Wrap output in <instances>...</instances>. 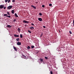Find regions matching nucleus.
<instances>
[{"label": "nucleus", "mask_w": 74, "mask_h": 74, "mask_svg": "<svg viewBox=\"0 0 74 74\" xmlns=\"http://www.w3.org/2000/svg\"><path fill=\"white\" fill-rule=\"evenodd\" d=\"M23 23H29V22L26 21V20H23Z\"/></svg>", "instance_id": "1"}, {"label": "nucleus", "mask_w": 74, "mask_h": 74, "mask_svg": "<svg viewBox=\"0 0 74 74\" xmlns=\"http://www.w3.org/2000/svg\"><path fill=\"white\" fill-rule=\"evenodd\" d=\"M12 8V6H9V7H8V10L9 9H11V8Z\"/></svg>", "instance_id": "2"}, {"label": "nucleus", "mask_w": 74, "mask_h": 74, "mask_svg": "<svg viewBox=\"0 0 74 74\" xmlns=\"http://www.w3.org/2000/svg\"><path fill=\"white\" fill-rule=\"evenodd\" d=\"M17 45H21V42H17Z\"/></svg>", "instance_id": "3"}, {"label": "nucleus", "mask_w": 74, "mask_h": 74, "mask_svg": "<svg viewBox=\"0 0 74 74\" xmlns=\"http://www.w3.org/2000/svg\"><path fill=\"white\" fill-rule=\"evenodd\" d=\"M12 26H11L10 25H8L7 26H6V27H9V28H11V27Z\"/></svg>", "instance_id": "4"}, {"label": "nucleus", "mask_w": 74, "mask_h": 74, "mask_svg": "<svg viewBox=\"0 0 74 74\" xmlns=\"http://www.w3.org/2000/svg\"><path fill=\"white\" fill-rule=\"evenodd\" d=\"M13 48L16 51H17V49L14 46H13Z\"/></svg>", "instance_id": "5"}, {"label": "nucleus", "mask_w": 74, "mask_h": 74, "mask_svg": "<svg viewBox=\"0 0 74 74\" xmlns=\"http://www.w3.org/2000/svg\"><path fill=\"white\" fill-rule=\"evenodd\" d=\"M4 8V5H0V8Z\"/></svg>", "instance_id": "6"}, {"label": "nucleus", "mask_w": 74, "mask_h": 74, "mask_svg": "<svg viewBox=\"0 0 74 74\" xmlns=\"http://www.w3.org/2000/svg\"><path fill=\"white\" fill-rule=\"evenodd\" d=\"M38 20L40 22H41V21H42V18H38Z\"/></svg>", "instance_id": "7"}, {"label": "nucleus", "mask_w": 74, "mask_h": 74, "mask_svg": "<svg viewBox=\"0 0 74 74\" xmlns=\"http://www.w3.org/2000/svg\"><path fill=\"white\" fill-rule=\"evenodd\" d=\"M14 37H19V35L16 34H14Z\"/></svg>", "instance_id": "8"}, {"label": "nucleus", "mask_w": 74, "mask_h": 74, "mask_svg": "<svg viewBox=\"0 0 74 74\" xmlns=\"http://www.w3.org/2000/svg\"><path fill=\"white\" fill-rule=\"evenodd\" d=\"M17 31H18V32L19 33L20 32H21V29L19 28H18V29H17Z\"/></svg>", "instance_id": "9"}, {"label": "nucleus", "mask_w": 74, "mask_h": 74, "mask_svg": "<svg viewBox=\"0 0 74 74\" xmlns=\"http://www.w3.org/2000/svg\"><path fill=\"white\" fill-rule=\"evenodd\" d=\"M31 7H33V8H34V9H36V7H35V6H34V5H32Z\"/></svg>", "instance_id": "10"}, {"label": "nucleus", "mask_w": 74, "mask_h": 74, "mask_svg": "<svg viewBox=\"0 0 74 74\" xmlns=\"http://www.w3.org/2000/svg\"><path fill=\"white\" fill-rule=\"evenodd\" d=\"M14 16H15V17H16L17 18H18V15H17V14H16V13L15 14Z\"/></svg>", "instance_id": "11"}, {"label": "nucleus", "mask_w": 74, "mask_h": 74, "mask_svg": "<svg viewBox=\"0 0 74 74\" xmlns=\"http://www.w3.org/2000/svg\"><path fill=\"white\" fill-rule=\"evenodd\" d=\"M29 29H30L31 30H33L34 29V27H30Z\"/></svg>", "instance_id": "12"}, {"label": "nucleus", "mask_w": 74, "mask_h": 74, "mask_svg": "<svg viewBox=\"0 0 74 74\" xmlns=\"http://www.w3.org/2000/svg\"><path fill=\"white\" fill-rule=\"evenodd\" d=\"M12 14H14V10H12Z\"/></svg>", "instance_id": "13"}, {"label": "nucleus", "mask_w": 74, "mask_h": 74, "mask_svg": "<svg viewBox=\"0 0 74 74\" xmlns=\"http://www.w3.org/2000/svg\"><path fill=\"white\" fill-rule=\"evenodd\" d=\"M39 15L40 16H42V13H40L39 14Z\"/></svg>", "instance_id": "14"}, {"label": "nucleus", "mask_w": 74, "mask_h": 74, "mask_svg": "<svg viewBox=\"0 0 74 74\" xmlns=\"http://www.w3.org/2000/svg\"><path fill=\"white\" fill-rule=\"evenodd\" d=\"M43 35V33H42L40 35V37H42V36Z\"/></svg>", "instance_id": "15"}, {"label": "nucleus", "mask_w": 74, "mask_h": 74, "mask_svg": "<svg viewBox=\"0 0 74 74\" xmlns=\"http://www.w3.org/2000/svg\"><path fill=\"white\" fill-rule=\"evenodd\" d=\"M40 62H43V59H40Z\"/></svg>", "instance_id": "16"}, {"label": "nucleus", "mask_w": 74, "mask_h": 74, "mask_svg": "<svg viewBox=\"0 0 74 74\" xmlns=\"http://www.w3.org/2000/svg\"><path fill=\"white\" fill-rule=\"evenodd\" d=\"M16 40L17 41H19V38H18L17 39H16Z\"/></svg>", "instance_id": "17"}, {"label": "nucleus", "mask_w": 74, "mask_h": 74, "mask_svg": "<svg viewBox=\"0 0 74 74\" xmlns=\"http://www.w3.org/2000/svg\"><path fill=\"white\" fill-rule=\"evenodd\" d=\"M27 49H30V47L29 46H28L27 47Z\"/></svg>", "instance_id": "18"}, {"label": "nucleus", "mask_w": 74, "mask_h": 74, "mask_svg": "<svg viewBox=\"0 0 74 74\" xmlns=\"http://www.w3.org/2000/svg\"><path fill=\"white\" fill-rule=\"evenodd\" d=\"M28 32H29V33H32V32H31L30 31H29V30H28Z\"/></svg>", "instance_id": "19"}, {"label": "nucleus", "mask_w": 74, "mask_h": 74, "mask_svg": "<svg viewBox=\"0 0 74 74\" xmlns=\"http://www.w3.org/2000/svg\"><path fill=\"white\" fill-rule=\"evenodd\" d=\"M20 37L21 38H22L23 37V36H22V34L20 35Z\"/></svg>", "instance_id": "20"}, {"label": "nucleus", "mask_w": 74, "mask_h": 74, "mask_svg": "<svg viewBox=\"0 0 74 74\" xmlns=\"http://www.w3.org/2000/svg\"><path fill=\"white\" fill-rule=\"evenodd\" d=\"M31 48H34V46H31Z\"/></svg>", "instance_id": "21"}, {"label": "nucleus", "mask_w": 74, "mask_h": 74, "mask_svg": "<svg viewBox=\"0 0 74 74\" xmlns=\"http://www.w3.org/2000/svg\"><path fill=\"white\" fill-rule=\"evenodd\" d=\"M7 14L8 15H10V13H9L8 12H7Z\"/></svg>", "instance_id": "22"}, {"label": "nucleus", "mask_w": 74, "mask_h": 74, "mask_svg": "<svg viewBox=\"0 0 74 74\" xmlns=\"http://www.w3.org/2000/svg\"><path fill=\"white\" fill-rule=\"evenodd\" d=\"M7 15H8L7 14H4V16H8Z\"/></svg>", "instance_id": "23"}, {"label": "nucleus", "mask_w": 74, "mask_h": 74, "mask_svg": "<svg viewBox=\"0 0 74 74\" xmlns=\"http://www.w3.org/2000/svg\"><path fill=\"white\" fill-rule=\"evenodd\" d=\"M7 17H8V18H10L11 17V16H7Z\"/></svg>", "instance_id": "24"}, {"label": "nucleus", "mask_w": 74, "mask_h": 74, "mask_svg": "<svg viewBox=\"0 0 74 74\" xmlns=\"http://www.w3.org/2000/svg\"><path fill=\"white\" fill-rule=\"evenodd\" d=\"M49 6H50V7H51L52 6V4H50L49 5Z\"/></svg>", "instance_id": "25"}, {"label": "nucleus", "mask_w": 74, "mask_h": 74, "mask_svg": "<svg viewBox=\"0 0 74 74\" xmlns=\"http://www.w3.org/2000/svg\"><path fill=\"white\" fill-rule=\"evenodd\" d=\"M16 19H14L13 20V22H15L16 21Z\"/></svg>", "instance_id": "26"}, {"label": "nucleus", "mask_w": 74, "mask_h": 74, "mask_svg": "<svg viewBox=\"0 0 74 74\" xmlns=\"http://www.w3.org/2000/svg\"><path fill=\"white\" fill-rule=\"evenodd\" d=\"M45 59H48V58L47 57H45Z\"/></svg>", "instance_id": "27"}, {"label": "nucleus", "mask_w": 74, "mask_h": 74, "mask_svg": "<svg viewBox=\"0 0 74 74\" xmlns=\"http://www.w3.org/2000/svg\"><path fill=\"white\" fill-rule=\"evenodd\" d=\"M50 73H51V74H53V73L52 72V71H50Z\"/></svg>", "instance_id": "28"}, {"label": "nucleus", "mask_w": 74, "mask_h": 74, "mask_svg": "<svg viewBox=\"0 0 74 74\" xmlns=\"http://www.w3.org/2000/svg\"><path fill=\"white\" fill-rule=\"evenodd\" d=\"M5 3H7V1H8V0H5Z\"/></svg>", "instance_id": "29"}, {"label": "nucleus", "mask_w": 74, "mask_h": 74, "mask_svg": "<svg viewBox=\"0 0 74 74\" xmlns=\"http://www.w3.org/2000/svg\"><path fill=\"white\" fill-rule=\"evenodd\" d=\"M69 33L70 34H72V33L71 32L69 31Z\"/></svg>", "instance_id": "30"}, {"label": "nucleus", "mask_w": 74, "mask_h": 74, "mask_svg": "<svg viewBox=\"0 0 74 74\" xmlns=\"http://www.w3.org/2000/svg\"><path fill=\"white\" fill-rule=\"evenodd\" d=\"M12 2H15V0H12Z\"/></svg>", "instance_id": "31"}, {"label": "nucleus", "mask_w": 74, "mask_h": 74, "mask_svg": "<svg viewBox=\"0 0 74 74\" xmlns=\"http://www.w3.org/2000/svg\"><path fill=\"white\" fill-rule=\"evenodd\" d=\"M42 7L43 8H44V7H45V6H44V5H42Z\"/></svg>", "instance_id": "32"}, {"label": "nucleus", "mask_w": 74, "mask_h": 74, "mask_svg": "<svg viewBox=\"0 0 74 74\" xmlns=\"http://www.w3.org/2000/svg\"><path fill=\"white\" fill-rule=\"evenodd\" d=\"M31 25H33V26H34V24L32 23H31Z\"/></svg>", "instance_id": "33"}, {"label": "nucleus", "mask_w": 74, "mask_h": 74, "mask_svg": "<svg viewBox=\"0 0 74 74\" xmlns=\"http://www.w3.org/2000/svg\"><path fill=\"white\" fill-rule=\"evenodd\" d=\"M10 0H8V3H10Z\"/></svg>", "instance_id": "34"}, {"label": "nucleus", "mask_w": 74, "mask_h": 74, "mask_svg": "<svg viewBox=\"0 0 74 74\" xmlns=\"http://www.w3.org/2000/svg\"><path fill=\"white\" fill-rule=\"evenodd\" d=\"M6 8V7H4V10H5V9Z\"/></svg>", "instance_id": "35"}, {"label": "nucleus", "mask_w": 74, "mask_h": 74, "mask_svg": "<svg viewBox=\"0 0 74 74\" xmlns=\"http://www.w3.org/2000/svg\"><path fill=\"white\" fill-rule=\"evenodd\" d=\"M43 27H44V28H45V26H43Z\"/></svg>", "instance_id": "36"}, {"label": "nucleus", "mask_w": 74, "mask_h": 74, "mask_svg": "<svg viewBox=\"0 0 74 74\" xmlns=\"http://www.w3.org/2000/svg\"><path fill=\"white\" fill-rule=\"evenodd\" d=\"M23 56H24L26 58V56H25V55H23Z\"/></svg>", "instance_id": "37"}, {"label": "nucleus", "mask_w": 74, "mask_h": 74, "mask_svg": "<svg viewBox=\"0 0 74 74\" xmlns=\"http://www.w3.org/2000/svg\"><path fill=\"white\" fill-rule=\"evenodd\" d=\"M36 3L37 4V3H38V2H36Z\"/></svg>", "instance_id": "38"}, {"label": "nucleus", "mask_w": 74, "mask_h": 74, "mask_svg": "<svg viewBox=\"0 0 74 74\" xmlns=\"http://www.w3.org/2000/svg\"><path fill=\"white\" fill-rule=\"evenodd\" d=\"M27 26V25H25V26Z\"/></svg>", "instance_id": "39"}, {"label": "nucleus", "mask_w": 74, "mask_h": 74, "mask_svg": "<svg viewBox=\"0 0 74 74\" xmlns=\"http://www.w3.org/2000/svg\"><path fill=\"white\" fill-rule=\"evenodd\" d=\"M73 23H74V20L73 21Z\"/></svg>", "instance_id": "40"}]
</instances>
